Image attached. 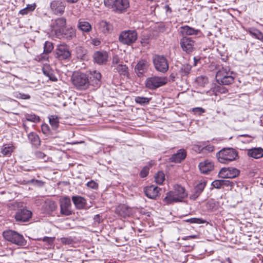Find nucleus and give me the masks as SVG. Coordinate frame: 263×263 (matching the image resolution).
Wrapping results in <instances>:
<instances>
[{"label":"nucleus","instance_id":"obj_64","mask_svg":"<svg viewBox=\"0 0 263 263\" xmlns=\"http://www.w3.org/2000/svg\"><path fill=\"white\" fill-rule=\"evenodd\" d=\"M227 91V90L226 89L224 88H223L222 92L224 93Z\"/></svg>","mask_w":263,"mask_h":263},{"label":"nucleus","instance_id":"obj_51","mask_svg":"<svg viewBox=\"0 0 263 263\" xmlns=\"http://www.w3.org/2000/svg\"><path fill=\"white\" fill-rule=\"evenodd\" d=\"M222 186H233L234 183L228 180H222Z\"/></svg>","mask_w":263,"mask_h":263},{"label":"nucleus","instance_id":"obj_10","mask_svg":"<svg viewBox=\"0 0 263 263\" xmlns=\"http://www.w3.org/2000/svg\"><path fill=\"white\" fill-rule=\"evenodd\" d=\"M138 34L135 30H126L121 32L119 36V41L123 44L129 45L137 40Z\"/></svg>","mask_w":263,"mask_h":263},{"label":"nucleus","instance_id":"obj_53","mask_svg":"<svg viewBox=\"0 0 263 263\" xmlns=\"http://www.w3.org/2000/svg\"><path fill=\"white\" fill-rule=\"evenodd\" d=\"M93 220L95 223H100L102 221V217L99 214L96 215L94 216Z\"/></svg>","mask_w":263,"mask_h":263},{"label":"nucleus","instance_id":"obj_26","mask_svg":"<svg viewBox=\"0 0 263 263\" xmlns=\"http://www.w3.org/2000/svg\"><path fill=\"white\" fill-rule=\"evenodd\" d=\"M205 185L206 182L204 181L200 182L197 184L195 187L193 193L190 196V198L196 200L202 192Z\"/></svg>","mask_w":263,"mask_h":263},{"label":"nucleus","instance_id":"obj_62","mask_svg":"<svg viewBox=\"0 0 263 263\" xmlns=\"http://www.w3.org/2000/svg\"><path fill=\"white\" fill-rule=\"evenodd\" d=\"M119 59L118 58V57L116 56V57H114L113 58V60H112L113 63L118 64L119 62Z\"/></svg>","mask_w":263,"mask_h":263},{"label":"nucleus","instance_id":"obj_4","mask_svg":"<svg viewBox=\"0 0 263 263\" xmlns=\"http://www.w3.org/2000/svg\"><path fill=\"white\" fill-rule=\"evenodd\" d=\"M234 73L228 66H222L218 70L216 74V79L218 83L221 85H229L234 81Z\"/></svg>","mask_w":263,"mask_h":263},{"label":"nucleus","instance_id":"obj_7","mask_svg":"<svg viewBox=\"0 0 263 263\" xmlns=\"http://www.w3.org/2000/svg\"><path fill=\"white\" fill-rule=\"evenodd\" d=\"M153 63L156 70L161 73H165L168 70V62L164 55L155 54L153 57Z\"/></svg>","mask_w":263,"mask_h":263},{"label":"nucleus","instance_id":"obj_2","mask_svg":"<svg viewBox=\"0 0 263 263\" xmlns=\"http://www.w3.org/2000/svg\"><path fill=\"white\" fill-rule=\"evenodd\" d=\"M104 5L118 14L126 12L130 7L129 0H104Z\"/></svg>","mask_w":263,"mask_h":263},{"label":"nucleus","instance_id":"obj_40","mask_svg":"<svg viewBox=\"0 0 263 263\" xmlns=\"http://www.w3.org/2000/svg\"><path fill=\"white\" fill-rule=\"evenodd\" d=\"M91 75L92 77L96 80V85L99 86L101 84V79L102 77L101 73L95 70L92 72Z\"/></svg>","mask_w":263,"mask_h":263},{"label":"nucleus","instance_id":"obj_33","mask_svg":"<svg viewBox=\"0 0 263 263\" xmlns=\"http://www.w3.org/2000/svg\"><path fill=\"white\" fill-rule=\"evenodd\" d=\"M29 141L35 147L40 145V139L39 137L34 133H30L28 136Z\"/></svg>","mask_w":263,"mask_h":263},{"label":"nucleus","instance_id":"obj_35","mask_svg":"<svg viewBox=\"0 0 263 263\" xmlns=\"http://www.w3.org/2000/svg\"><path fill=\"white\" fill-rule=\"evenodd\" d=\"M117 70L120 73V74L124 76L128 74V69L126 65L120 64L117 66Z\"/></svg>","mask_w":263,"mask_h":263},{"label":"nucleus","instance_id":"obj_5","mask_svg":"<svg viewBox=\"0 0 263 263\" xmlns=\"http://www.w3.org/2000/svg\"><path fill=\"white\" fill-rule=\"evenodd\" d=\"M72 84L79 90H86L89 86L88 76L82 72H75L71 78Z\"/></svg>","mask_w":263,"mask_h":263},{"label":"nucleus","instance_id":"obj_21","mask_svg":"<svg viewBox=\"0 0 263 263\" xmlns=\"http://www.w3.org/2000/svg\"><path fill=\"white\" fill-rule=\"evenodd\" d=\"M180 34L182 36L198 35L200 33L199 29H196L188 25H185L180 27Z\"/></svg>","mask_w":263,"mask_h":263},{"label":"nucleus","instance_id":"obj_29","mask_svg":"<svg viewBox=\"0 0 263 263\" xmlns=\"http://www.w3.org/2000/svg\"><path fill=\"white\" fill-rule=\"evenodd\" d=\"M117 212L123 217H128L132 214L131 209L124 204L119 205L117 208Z\"/></svg>","mask_w":263,"mask_h":263},{"label":"nucleus","instance_id":"obj_14","mask_svg":"<svg viewBox=\"0 0 263 263\" xmlns=\"http://www.w3.org/2000/svg\"><path fill=\"white\" fill-rule=\"evenodd\" d=\"M180 44L182 50L187 53H191L194 50L195 41L191 37L182 36Z\"/></svg>","mask_w":263,"mask_h":263},{"label":"nucleus","instance_id":"obj_12","mask_svg":"<svg viewBox=\"0 0 263 263\" xmlns=\"http://www.w3.org/2000/svg\"><path fill=\"white\" fill-rule=\"evenodd\" d=\"M66 5L61 0H53L50 4L51 12L55 15H62L65 9Z\"/></svg>","mask_w":263,"mask_h":263},{"label":"nucleus","instance_id":"obj_11","mask_svg":"<svg viewBox=\"0 0 263 263\" xmlns=\"http://www.w3.org/2000/svg\"><path fill=\"white\" fill-rule=\"evenodd\" d=\"M55 57L59 60H69L71 57V52L66 44H60L57 46L55 50Z\"/></svg>","mask_w":263,"mask_h":263},{"label":"nucleus","instance_id":"obj_43","mask_svg":"<svg viewBox=\"0 0 263 263\" xmlns=\"http://www.w3.org/2000/svg\"><path fill=\"white\" fill-rule=\"evenodd\" d=\"M186 222L192 223H204L206 221L202 219V218H192L186 220Z\"/></svg>","mask_w":263,"mask_h":263},{"label":"nucleus","instance_id":"obj_16","mask_svg":"<svg viewBox=\"0 0 263 263\" xmlns=\"http://www.w3.org/2000/svg\"><path fill=\"white\" fill-rule=\"evenodd\" d=\"M32 217V212L27 209L18 210L15 215L16 221L19 222L28 221Z\"/></svg>","mask_w":263,"mask_h":263},{"label":"nucleus","instance_id":"obj_15","mask_svg":"<svg viewBox=\"0 0 263 263\" xmlns=\"http://www.w3.org/2000/svg\"><path fill=\"white\" fill-rule=\"evenodd\" d=\"M60 213L64 216H69L72 214L71 203L69 197H66L60 200Z\"/></svg>","mask_w":263,"mask_h":263},{"label":"nucleus","instance_id":"obj_37","mask_svg":"<svg viewBox=\"0 0 263 263\" xmlns=\"http://www.w3.org/2000/svg\"><path fill=\"white\" fill-rule=\"evenodd\" d=\"M25 118L27 121L34 123L39 122L40 120V117L33 114H27L25 115Z\"/></svg>","mask_w":263,"mask_h":263},{"label":"nucleus","instance_id":"obj_42","mask_svg":"<svg viewBox=\"0 0 263 263\" xmlns=\"http://www.w3.org/2000/svg\"><path fill=\"white\" fill-rule=\"evenodd\" d=\"M238 139L243 143H249L252 141L251 137L248 135H241L237 137Z\"/></svg>","mask_w":263,"mask_h":263},{"label":"nucleus","instance_id":"obj_18","mask_svg":"<svg viewBox=\"0 0 263 263\" xmlns=\"http://www.w3.org/2000/svg\"><path fill=\"white\" fill-rule=\"evenodd\" d=\"M149 67L148 62L144 59L140 60L135 67V71L139 77H142L147 71Z\"/></svg>","mask_w":263,"mask_h":263},{"label":"nucleus","instance_id":"obj_50","mask_svg":"<svg viewBox=\"0 0 263 263\" xmlns=\"http://www.w3.org/2000/svg\"><path fill=\"white\" fill-rule=\"evenodd\" d=\"M87 185L88 187L93 189H96L98 188V184L93 180H91L87 183Z\"/></svg>","mask_w":263,"mask_h":263},{"label":"nucleus","instance_id":"obj_13","mask_svg":"<svg viewBox=\"0 0 263 263\" xmlns=\"http://www.w3.org/2000/svg\"><path fill=\"white\" fill-rule=\"evenodd\" d=\"M240 171L233 167H223L219 173L218 176L221 178H234L239 175Z\"/></svg>","mask_w":263,"mask_h":263},{"label":"nucleus","instance_id":"obj_9","mask_svg":"<svg viewBox=\"0 0 263 263\" xmlns=\"http://www.w3.org/2000/svg\"><path fill=\"white\" fill-rule=\"evenodd\" d=\"M66 19L64 17L52 20L50 25L51 32L57 37L61 34V32L66 27Z\"/></svg>","mask_w":263,"mask_h":263},{"label":"nucleus","instance_id":"obj_22","mask_svg":"<svg viewBox=\"0 0 263 263\" xmlns=\"http://www.w3.org/2000/svg\"><path fill=\"white\" fill-rule=\"evenodd\" d=\"M186 151L184 149H180L177 151L176 154L172 156L170 160L171 162L180 163L186 158Z\"/></svg>","mask_w":263,"mask_h":263},{"label":"nucleus","instance_id":"obj_41","mask_svg":"<svg viewBox=\"0 0 263 263\" xmlns=\"http://www.w3.org/2000/svg\"><path fill=\"white\" fill-rule=\"evenodd\" d=\"M14 97L18 99H29L30 98V95L28 94L22 93L18 91L14 92L13 93Z\"/></svg>","mask_w":263,"mask_h":263},{"label":"nucleus","instance_id":"obj_1","mask_svg":"<svg viewBox=\"0 0 263 263\" xmlns=\"http://www.w3.org/2000/svg\"><path fill=\"white\" fill-rule=\"evenodd\" d=\"M218 161L222 164H228L239 158L238 151L232 147H224L216 154Z\"/></svg>","mask_w":263,"mask_h":263},{"label":"nucleus","instance_id":"obj_20","mask_svg":"<svg viewBox=\"0 0 263 263\" xmlns=\"http://www.w3.org/2000/svg\"><path fill=\"white\" fill-rule=\"evenodd\" d=\"M160 189L158 187L152 185L144 188L145 195L149 198L156 199L159 195Z\"/></svg>","mask_w":263,"mask_h":263},{"label":"nucleus","instance_id":"obj_31","mask_svg":"<svg viewBox=\"0 0 263 263\" xmlns=\"http://www.w3.org/2000/svg\"><path fill=\"white\" fill-rule=\"evenodd\" d=\"M43 208L46 213H49L57 209V205L55 202L50 200H47L45 201Z\"/></svg>","mask_w":263,"mask_h":263},{"label":"nucleus","instance_id":"obj_52","mask_svg":"<svg viewBox=\"0 0 263 263\" xmlns=\"http://www.w3.org/2000/svg\"><path fill=\"white\" fill-rule=\"evenodd\" d=\"M61 241L62 242V243H63V244H65V245H69V244H71L72 243V239L71 238H62L61 239Z\"/></svg>","mask_w":263,"mask_h":263},{"label":"nucleus","instance_id":"obj_3","mask_svg":"<svg viewBox=\"0 0 263 263\" xmlns=\"http://www.w3.org/2000/svg\"><path fill=\"white\" fill-rule=\"evenodd\" d=\"M187 194L184 187L180 185H175L174 190L170 191L166 194L164 200L167 204L173 202H181L187 197Z\"/></svg>","mask_w":263,"mask_h":263},{"label":"nucleus","instance_id":"obj_27","mask_svg":"<svg viewBox=\"0 0 263 263\" xmlns=\"http://www.w3.org/2000/svg\"><path fill=\"white\" fill-rule=\"evenodd\" d=\"M247 155L255 159H259L263 157V149L261 147H254L247 151Z\"/></svg>","mask_w":263,"mask_h":263},{"label":"nucleus","instance_id":"obj_45","mask_svg":"<svg viewBox=\"0 0 263 263\" xmlns=\"http://www.w3.org/2000/svg\"><path fill=\"white\" fill-rule=\"evenodd\" d=\"M247 32L256 39L258 35V32H259V30L254 28H249L248 29Z\"/></svg>","mask_w":263,"mask_h":263},{"label":"nucleus","instance_id":"obj_36","mask_svg":"<svg viewBox=\"0 0 263 263\" xmlns=\"http://www.w3.org/2000/svg\"><path fill=\"white\" fill-rule=\"evenodd\" d=\"M155 181L158 184H162L165 180V175L162 171H159L155 176Z\"/></svg>","mask_w":263,"mask_h":263},{"label":"nucleus","instance_id":"obj_6","mask_svg":"<svg viewBox=\"0 0 263 263\" xmlns=\"http://www.w3.org/2000/svg\"><path fill=\"white\" fill-rule=\"evenodd\" d=\"M4 238L15 245L18 246H24L27 243V241L23 236L16 231L13 230H7L3 232Z\"/></svg>","mask_w":263,"mask_h":263},{"label":"nucleus","instance_id":"obj_39","mask_svg":"<svg viewBox=\"0 0 263 263\" xmlns=\"http://www.w3.org/2000/svg\"><path fill=\"white\" fill-rule=\"evenodd\" d=\"M135 101L138 104L144 105L148 104L149 102L150 99L146 97H136L135 99Z\"/></svg>","mask_w":263,"mask_h":263},{"label":"nucleus","instance_id":"obj_23","mask_svg":"<svg viewBox=\"0 0 263 263\" xmlns=\"http://www.w3.org/2000/svg\"><path fill=\"white\" fill-rule=\"evenodd\" d=\"M198 166L200 171L203 174H208L214 168V164L208 160L201 162Z\"/></svg>","mask_w":263,"mask_h":263},{"label":"nucleus","instance_id":"obj_24","mask_svg":"<svg viewBox=\"0 0 263 263\" xmlns=\"http://www.w3.org/2000/svg\"><path fill=\"white\" fill-rule=\"evenodd\" d=\"M77 27L81 31L86 33H89L92 30V26L90 24L84 19L79 20Z\"/></svg>","mask_w":263,"mask_h":263},{"label":"nucleus","instance_id":"obj_28","mask_svg":"<svg viewBox=\"0 0 263 263\" xmlns=\"http://www.w3.org/2000/svg\"><path fill=\"white\" fill-rule=\"evenodd\" d=\"M99 29L104 34H108L113 30L112 25L105 21H102L99 23Z\"/></svg>","mask_w":263,"mask_h":263},{"label":"nucleus","instance_id":"obj_54","mask_svg":"<svg viewBox=\"0 0 263 263\" xmlns=\"http://www.w3.org/2000/svg\"><path fill=\"white\" fill-rule=\"evenodd\" d=\"M91 43L95 46H98L101 44V41L98 39H92L91 41Z\"/></svg>","mask_w":263,"mask_h":263},{"label":"nucleus","instance_id":"obj_34","mask_svg":"<svg viewBox=\"0 0 263 263\" xmlns=\"http://www.w3.org/2000/svg\"><path fill=\"white\" fill-rule=\"evenodd\" d=\"M49 123L54 130H57L59 127V121L58 117L55 115L49 117Z\"/></svg>","mask_w":263,"mask_h":263},{"label":"nucleus","instance_id":"obj_30","mask_svg":"<svg viewBox=\"0 0 263 263\" xmlns=\"http://www.w3.org/2000/svg\"><path fill=\"white\" fill-rule=\"evenodd\" d=\"M53 49V46L51 42L49 41L45 42L44 46V52L41 55V58L40 59H47L48 57L47 55L52 51Z\"/></svg>","mask_w":263,"mask_h":263},{"label":"nucleus","instance_id":"obj_60","mask_svg":"<svg viewBox=\"0 0 263 263\" xmlns=\"http://www.w3.org/2000/svg\"><path fill=\"white\" fill-rule=\"evenodd\" d=\"M29 11H28V8H24L20 11V14L22 15H25L28 14Z\"/></svg>","mask_w":263,"mask_h":263},{"label":"nucleus","instance_id":"obj_32","mask_svg":"<svg viewBox=\"0 0 263 263\" xmlns=\"http://www.w3.org/2000/svg\"><path fill=\"white\" fill-rule=\"evenodd\" d=\"M192 67L190 64H183L181 66L178 72L181 77H187L190 73Z\"/></svg>","mask_w":263,"mask_h":263},{"label":"nucleus","instance_id":"obj_49","mask_svg":"<svg viewBox=\"0 0 263 263\" xmlns=\"http://www.w3.org/2000/svg\"><path fill=\"white\" fill-rule=\"evenodd\" d=\"M42 71L44 74L46 76H48L51 72L52 70L50 68L48 65L44 66L42 68Z\"/></svg>","mask_w":263,"mask_h":263},{"label":"nucleus","instance_id":"obj_55","mask_svg":"<svg viewBox=\"0 0 263 263\" xmlns=\"http://www.w3.org/2000/svg\"><path fill=\"white\" fill-rule=\"evenodd\" d=\"M49 78V80L55 82L57 81V78L53 74V71L52 70L49 74L47 76Z\"/></svg>","mask_w":263,"mask_h":263},{"label":"nucleus","instance_id":"obj_17","mask_svg":"<svg viewBox=\"0 0 263 263\" xmlns=\"http://www.w3.org/2000/svg\"><path fill=\"white\" fill-rule=\"evenodd\" d=\"M61 34L57 37L70 41L76 37V29L72 27H66L61 32Z\"/></svg>","mask_w":263,"mask_h":263},{"label":"nucleus","instance_id":"obj_44","mask_svg":"<svg viewBox=\"0 0 263 263\" xmlns=\"http://www.w3.org/2000/svg\"><path fill=\"white\" fill-rule=\"evenodd\" d=\"M34 155L36 158L43 160L45 161H46V159H48L46 155L41 151L35 152Z\"/></svg>","mask_w":263,"mask_h":263},{"label":"nucleus","instance_id":"obj_61","mask_svg":"<svg viewBox=\"0 0 263 263\" xmlns=\"http://www.w3.org/2000/svg\"><path fill=\"white\" fill-rule=\"evenodd\" d=\"M206 149L209 152H212L214 149V147L212 145H209L206 146Z\"/></svg>","mask_w":263,"mask_h":263},{"label":"nucleus","instance_id":"obj_56","mask_svg":"<svg viewBox=\"0 0 263 263\" xmlns=\"http://www.w3.org/2000/svg\"><path fill=\"white\" fill-rule=\"evenodd\" d=\"M43 240L45 242H48L49 244H51V243H53V240H54V238L44 237L43 239Z\"/></svg>","mask_w":263,"mask_h":263},{"label":"nucleus","instance_id":"obj_19","mask_svg":"<svg viewBox=\"0 0 263 263\" xmlns=\"http://www.w3.org/2000/svg\"><path fill=\"white\" fill-rule=\"evenodd\" d=\"M93 60L95 63L99 65L105 64L108 58V54L105 51H98L93 55Z\"/></svg>","mask_w":263,"mask_h":263},{"label":"nucleus","instance_id":"obj_46","mask_svg":"<svg viewBox=\"0 0 263 263\" xmlns=\"http://www.w3.org/2000/svg\"><path fill=\"white\" fill-rule=\"evenodd\" d=\"M192 111L194 114L200 116L205 112V110L202 107H195L192 108Z\"/></svg>","mask_w":263,"mask_h":263},{"label":"nucleus","instance_id":"obj_38","mask_svg":"<svg viewBox=\"0 0 263 263\" xmlns=\"http://www.w3.org/2000/svg\"><path fill=\"white\" fill-rule=\"evenodd\" d=\"M13 152V147L12 146L4 145L1 149V153L4 156H9Z\"/></svg>","mask_w":263,"mask_h":263},{"label":"nucleus","instance_id":"obj_47","mask_svg":"<svg viewBox=\"0 0 263 263\" xmlns=\"http://www.w3.org/2000/svg\"><path fill=\"white\" fill-rule=\"evenodd\" d=\"M212 185L216 189H219L222 186V180H216L212 182Z\"/></svg>","mask_w":263,"mask_h":263},{"label":"nucleus","instance_id":"obj_25","mask_svg":"<svg viewBox=\"0 0 263 263\" xmlns=\"http://www.w3.org/2000/svg\"><path fill=\"white\" fill-rule=\"evenodd\" d=\"M76 208L78 209H84L86 205V200L80 196H73L71 198Z\"/></svg>","mask_w":263,"mask_h":263},{"label":"nucleus","instance_id":"obj_57","mask_svg":"<svg viewBox=\"0 0 263 263\" xmlns=\"http://www.w3.org/2000/svg\"><path fill=\"white\" fill-rule=\"evenodd\" d=\"M256 39L263 42V33L259 31Z\"/></svg>","mask_w":263,"mask_h":263},{"label":"nucleus","instance_id":"obj_58","mask_svg":"<svg viewBox=\"0 0 263 263\" xmlns=\"http://www.w3.org/2000/svg\"><path fill=\"white\" fill-rule=\"evenodd\" d=\"M26 8H28V11L29 12H31V11H32L33 10H34L35 8V5H28L27 6V7H26Z\"/></svg>","mask_w":263,"mask_h":263},{"label":"nucleus","instance_id":"obj_48","mask_svg":"<svg viewBox=\"0 0 263 263\" xmlns=\"http://www.w3.org/2000/svg\"><path fill=\"white\" fill-rule=\"evenodd\" d=\"M149 173V168L147 166L144 167L140 172V175L142 178L147 176Z\"/></svg>","mask_w":263,"mask_h":263},{"label":"nucleus","instance_id":"obj_59","mask_svg":"<svg viewBox=\"0 0 263 263\" xmlns=\"http://www.w3.org/2000/svg\"><path fill=\"white\" fill-rule=\"evenodd\" d=\"M42 130L45 134H47L49 131V127L47 125L42 126Z\"/></svg>","mask_w":263,"mask_h":263},{"label":"nucleus","instance_id":"obj_63","mask_svg":"<svg viewBox=\"0 0 263 263\" xmlns=\"http://www.w3.org/2000/svg\"><path fill=\"white\" fill-rule=\"evenodd\" d=\"M165 9L167 11H169L170 13L172 12L171 8L169 7L168 5H165Z\"/></svg>","mask_w":263,"mask_h":263},{"label":"nucleus","instance_id":"obj_8","mask_svg":"<svg viewBox=\"0 0 263 263\" xmlns=\"http://www.w3.org/2000/svg\"><path fill=\"white\" fill-rule=\"evenodd\" d=\"M167 79L165 77H152L146 79L145 84L146 88L151 90H155L165 85Z\"/></svg>","mask_w":263,"mask_h":263}]
</instances>
